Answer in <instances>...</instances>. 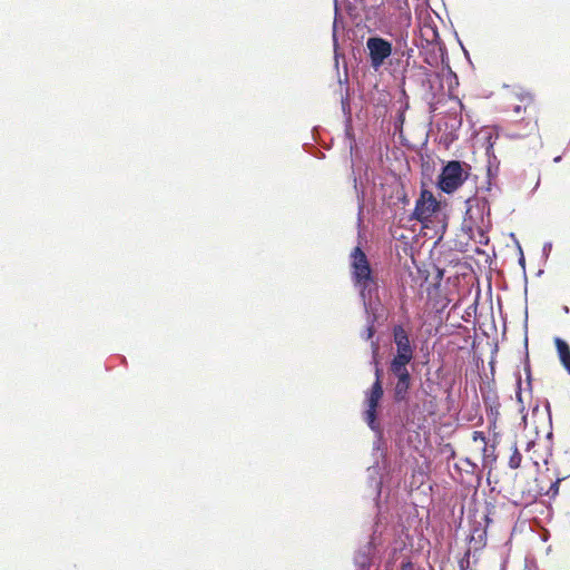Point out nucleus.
<instances>
[{
    "label": "nucleus",
    "instance_id": "1",
    "mask_svg": "<svg viewBox=\"0 0 570 570\" xmlns=\"http://www.w3.org/2000/svg\"><path fill=\"white\" fill-rule=\"evenodd\" d=\"M352 281L360 291L364 309H372L377 295V281L373 275L365 253L356 246L351 253Z\"/></svg>",
    "mask_w": 570,
    "mask_h": 570
},
{
    "label": "nucleus",
    "instance_id": "2",
    "mask_svg": "<svg viewBox=\"0 0 570 570\" xmlns=\"http://www.w3.org/2000/svg\"><path fill=\"white\" fill-rule=\"evenodd\" d=\"M392 335L393 343L395 345V353L393 354L389 366L407 367L414 358L415 345L411 341L409 332L401 324L393 326Z\"/></svg>",
    "mask_w": 570,
    "mask_h": 570
},
{
    "label": "nucleus",
    "instance_id": "3",
    "mask_svg": "<svg viewBox=\"0 0 570 570\" xmlns=\"http://www.w3.org/2000/svg\"><path fill=\"white\" fill-rule=\"evenodd\" d=\"M464 164L460 160L448 161L438 178L439 188L445 194L455 191L468 178Z\"/></svg>",
    "mask_w": 570,
    "mask_h": 570
},
{
    "label": "nucleus",
    "instance_id": "4",
    "mask_svg": "<svg viewBox=\"0 0 570 570\" xmlns=\"http://www.w3.org/2000/svg\"><path fill=\"white\" fill-rule=\"evenodd\" d=\"M383 396V386L381 382V370L376 365L375 367V382L373 383L370 393L367 394L366 403L367 409L364 412V420L371 430L380 432V424L376 422V409Z\"/></svg>",
    "mask_w": 570,
    "mask_h": 570
},
{
    "label": "nucleus",
    "instance_id": "5",
    "mask_svg": "<svg viewBox=\"0 0 570 570\" xmlns=\"http://www.w3.org/2000/svg\"><path fill=\"white\" fill-rule=\"evenodd\" d=\"M366 50L370 66L377 71L392 55L393 46L389 40L380 36H372L366 39Z\"/></svg>",
    "mask_w": 570,
    "mask_h": 570
},
{
    "label": "nucleus",
    "instance_id": "6",
    "mask_svg": "<svg viewBox=\"0 0 570 570\" xmlns=\"http://www.w3.org/2000/svg\"><path fill=\"white\" fill-rule=\"evenodd\" d=\"M439 209V203L433 194L423 190L416 200L414 210L411 217L419 222L428 220Z\"/></svg>",
    "mask_w": 570,
    "mask_h": 570
},
{
    "label": "nucleus",
    "instance_id": "7",
    "mask_svg": "<svg viewBox=\"0 0 570 570\" xmlns=\"http://www.w3.org/2000/svg\"><path fill=\"white\" fill-rule=\"evenodd\" d=\"M391 374L396 379L394 397L396 401H404L411 387V373L407 367L389 366Z\"/></svg>",
    "mask_w": 570,
    "mask_h": 570
},
{
    "label": "nucleus",
    "instance_id": "8",
    "mask_svg": "<svg viewBox=\"0 0 570 570\" xmlns=\"http://www.w3.org/2000/svg\"><path fill=\"white\" fill-rule=\"evenodd\" d=\"M466 218L465 222L471 220L472 223L476 224L478 220H480L481 224H484V218L490 219V205L489 202L484 198L479 199H468L466 200Z\"/></svg>",
    "mask_w": 570,
    "mask_h": 570
},
{
    "label": "nucleus",
    "instance_id": "9",
    "mask_svg": "<svg viewBox=\"0 0 570 570\" xmlns=\"http://www.w3.org/2000/svg\"><path fill=\"white\" fill-rule=\"evenodd\" d=\"M375 551V538L362 546L354 556L355 570H373V557Z\"/></svg>",
    "mask_w": 570,
    "mask_h": 570
},
{
    "label": "nucleus",
    "instance_id": "10",
    "mask_svg": "<svg viewBox=\"0 0 570 570\" xmlns=\"http://www.w3.org/2000/svg\"><path fill=\"white\" fill-rule=\"evenodd\" d=\"M367 479L370 487L374 489L376 495L379 497L382 488V475L381 466L379 465L377 461L367 469Z\"/></svg>",
    "mask_w": 570,
    "mask_h": 570
},
{
    "label": "nucleus",
    "instance_id": "11",
    "mask_svg": "<svg viewBox=\"0 0 570 570\" xmlns=\"http://www.w3.org/2000/svg\"><path fill=\"white\" fill-rule=\"evenodd\" d=\"M365 311V314H366V328L361 333V337L365 341H370L373 338L374 334H375V322L377 320V316H376V307H375V302L373 303V308L372 309H364Z\"/></svg>",
    "mask_w": 570,
    "mask_h": 570
},
{
    "label": "nucleus",
    "instance_id": "12",
    "mask_svg": "<svg viewBox=\"0 0 570 570\" xmlns=\"http://www.w3.org/2000/svg\"><path fill=\"white\" fill-rule=\"evenodd\" d=\"M554 344L561 363H566V361L570 358V347L568 343L560 337H556Z\"/></svg>",
    "mask_w": 570,
    "mask_h": 570
},
{
    "label": "nucleus",
    "instance_id": "13",
    "mask_svg": "<svg viewBox=\"0 0 570 570\" xmlns=\"http://www.w3.org/2000/svg\"><path fill=\"white\" fill-rule=\"evenodd\" d=\"M337 23H338L337 2L335 1V18H334V22H333V32H332L335 58H337V42H338L337 41Z\"/></svg>",
    "mask_w": 570,
    "mask_h": 570
},
{
    "label": "nucleus",
    "instance_id": "14",
    "mask_svg": "<svg viewBox=\"0 0 570 570\" xmlns=\"http://www.w3.org/2000/svg\"><path fill=\"white\" fill-rule=\"evenodd\" d=\"M521 459H522V456H521L520 452L518 451L517 448H514V452L512 453V455L509 459V466L511 469H518L520 466Z\"/></svg>",
    "mask_w": 570,
    "mask_h": 570
},
{
    "label": "nucleus",
    "instance_id": "15",
    "mask_svg": "<svg viewBox=\"0 0 570 570\" xmlns=\"http://www.w3.org/2000/svg\"><path fill=\"white\" fill-rule=\"evenodd\" d=\"M559 483L560 480L558 479L556 482L551 483L549 490L547 491V495L554 498L559 493Z\"/></svg>",
    "mask_w": 570,
    "mask_h": 570
},
{
    "label": "nucleus",
    "instance_id": "16",
    "mask_svg": "<svg viewBox=\"0 0 570 570\" xmlns=\"http://www.w3.org/2000/svg\"><path fill=\"white\" fill-rule=\"evenodd\" d=\"M551 249H552V243H550V242L544 243L543 248H542L543 255L546 257H548L550 252H551Z\"/></svg>",
    "mask_w": 570,
    "mask_h": 570
},
{
    "label": "nucleus",
    "instance_id": "17",
    "mask_svg": "<svg viewBox=\"0 0 570 570\" xmlns=\"http://www.w3.org/2000/svg\"><path fill=\"white\" fill-rule=\"evenodd\" d=\"M519 247V250H520V257H519V264L521 265V267L523 268V271L525 269V259H524V256H523V252L521 249V246L518 245Z\"/></svg>",
    "mask_w": 570,
    "mask_h": 570
},
{
    "label": "nucleus",
    "instance_id": "18",
    "mask_svg": "<svg viewBox=\"0 0 570 570\" xmlns=\"http://www.w3.org/2000/svg\"><path fill=\"white\" fill-rule=\"evenodd\" d=\"M520 100H521V101H528V102H531V101H532V96H531L529 92H527V94H524V95H522V96L520 97Z\"/></svg>",
    "mask_w": 570,
    "mask_h": 570
},
{
    "label": "nucleus",
    "instance_id": "19",
    "mask_svg": "<svg viewBox=\"0 0 570 570\" xmlns=\"http://www.w3.org/2000/svg\"><path fill=\"white\" fill-rule=\"evenodd\" d=\"M401 568H402V570H413V564L410 561L402 562Z\"/></svg>",
    "mask_w": 570,
    "mask_h": 570
},
{
    "label": "nucleus",
    "instance_id": "20",
    "mask_svg": "<svg viewBox=\"0 0 570 570\" xmlns=\"http://www.w3.org/2000/svg\"><path fill=\"white\" fill-rule=\"evenodd\" d=\"M522 110H525V107H522L520 105L514 106L513 111L519 115L522 112Z\"/></svg>",
    "mask_w": 570,
    "mask_h": 570
},
{
    "label": "nucleus",
    "instance_id": "21",
    "mask_svg": "<svg viewBox=\"0 0 570 570\" xmlns=\"http://www.w3.org/2000/svg\"><path fill=\"white\" fill-rule=\"evenodd\" d=\"M371 345H372L373 353L376 354L379 351V342L372 341Z\"/></svg>",
    "mask_w": 570,
    "mask_h": 570
},
{
    "label": "nucleus",
    "instance_id": "22",
    "mask_svg": "<svg viewBox=\"0 0 570 570\" xmlns=\"http://www.w3.org/2000/svg\"><path fill=\"white\" fill-rule=\"evenodd\" d=\"M412 53H413V49L410 48V49H406L405 51H402L401 56H406L407 58H410V57H412Z\"/></svg>",
    "mask_w": 570,
    "mask_h": 570
},
{
    "label": "nucleus",
    "instance_id": "23",
    "mask_svg": "<svg viewBox=\"0 0 570 570\" xmlns=\"http://www.w3.org/2000/svg\"><path fill=\"white\" fill-rule=\"evenodd\" d=\"M562 365L564 366V368L568 371V373L570 374V358L566 361V363H562Z\"/></svg>",
    "mask_w": 570,
    "mask_h": 570
},
{
    "label": "nucleus",
    "instance_id": "24",
    "mask_svg": "<svg viewBox=\"0 0 570 570\" xmlns=\"http://www.w3.org/2000/svg\"><path fill=\"white\" fill-rule=\"evenodd\" d=\"M560 160H561V156H557V157H554V159H553V161H554V163H559Z\"/></svg>",
    "mask_w": 570,
    "mask_h": 570
},
{
    "label": "nucleus",
    "instance_id": "25",
    "mask_svg": "<svg viewBox=\"0 0 570 570\" xmlns=\"http://www.w3.org/2000/svg\"><path fill=\"white\" fill-rule=\"evenodd\" d=\"M511 137H521L520 135L512 134Z\"/></svg>",
    "mask_w": 570,
    "mask_h": 570
},
{
    "label": "nucleus",
    "instance_id": "26",
    "mask_svg": "<svg viewBox=\"0 0 570 570\" xmlns=\"http://www.w3.org/2000/svg\"><path fill=\"white\" fill-rule=\"evenodd\" d=\"M354 2H362L363 0H353Z\"/></svg>",
    "mask_w": 570,
    "mask_h": 570
}]
</instances>
